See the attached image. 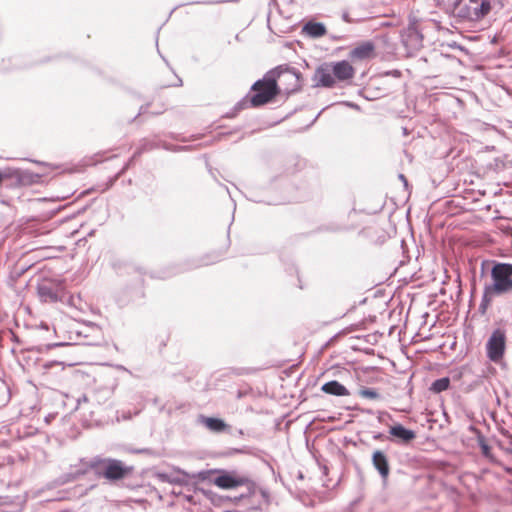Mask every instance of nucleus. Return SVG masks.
I'll return each mask as SVG.
<instances>
[{"instance_id": "nucleus-13", "label": "nucleus", "mask_w": 512, "mask_h": 512, "mask_svg": "<svg viewBox=\"0 0 512 512\" xmlns=\"http://www.w3.org/2000/svg\"><path fill=\"white\" fill-rule=\"evenodd\" d=\"M304 30L313 37H322L326 34V28L321 23H308L305 25Z\"/></svg>"}, {"instance_id": "nucleus-20", "label": "nucleus", "mask_w": 512, "mask_h": 512, "mask_svg": "<svg viewBox=\"0 0 512 512\" xmlns=\"http://www.w3.org/2000/svg\"><path fill=\"white\" fill-rule=\"evenodd\" d=\"M492 296L493 295H489L486 299H485V296L483 297V301L480 305V309L482 310L483 313L485 312L487 306L489 305V302H490Z\"/></svg>"}, {"instance_id": "nucleus-11", "label": "nucleus", "mask_w": 512, "mask_h": 512, "mask_svg": "<svg viewBox=\"0 0 512 512\" xmlns=\"http://www.w3.org/2000/svg\"><path fill=\"white\" fill-rule=\"evenodd\" d=\"M389 433L391 436L399 439L402 443H409L416 437L414 431L406 429L400 424L392 426L389 430Z\"/></svg>"}, {"instance_id": "nucleus-19", "label": "nucleus", "mask_w": 512, "mask_h": 512, "mask_svg": "<svg viewBox=\"0 0 512 512\" xmlns=\"http://www.w3.org/2000/svg\"><path fill=\"white\" fill-rule=\"evenodd\" d=\"M492 296L493 295H489L486 299H485V296L483 297V301L480 305V309L482 310L483 313L485 312L487 306L489 305V302H490Z\"/></svg>"}, {"instance_id": "nucleus-3", "label": "nucleus", "mask_w": 512, "mask_h": 512, "mask_svg": "<svg viewBox=\"0 0 512 512\" xmlns=\"http://www.w3.org/2000/svg\"><path fill=\"white\" fill-rule=\"evenodd\" d=\"M498 2V0H459L455 6V13L463 20L480 22L497 6Z\"/></svg>"}, {"instance_id": "nucleus-8", "label": "nucleus", "mask_w": 512, "mask_h": 512, "mask_svg": "<svg viewBox=\"0 0 512 512\" xmlns=\"http://www.w3.org/2000/svg\"><path fill=\"white\" fill-rule=\"evenodd\" d=\"M505 347V332L501 329L494 330L486 345L488 358L493 362H498L504 355Z\"/></svg>"}, {"instance_id": "nucleus-5", "label": "nucleus", "mask_w": 512, "mask_h": 512, "mask_svg": "<svg viewBox=\"0 0 512 512\" xmlns=\"http://www.w3.org/2000/svg\"><path fill=\"white\" fill-rule=\"evenodd\" d=\"M492 284L485 288V299L489 295L512 292V264L496 263L491 269Z\"/></svg>"}, {"instance_id": "nucleus-4", "label": "nucleus", "mask_w": 512, "mask_h": 512, "mask_svg": "<svg viewBox=\"0 0 512 512\" xmlns=\"http://www.w3.org/2000/svg\"><path fill=\"white\" fill-rule=\"evenodd\" d=\"M91 467L99 477H103L110 482L123 480L133 472V467L113 458L98 459L91 464Z\"/></svg>"}, {"instance_id": "nucleus-18", "label": "nucleus", "mask_w": 512, "mask_h": 512, "mask_svg": "<svg viewBox=\"0 0 512 512\" xmlns=\"http://www.w3.org/2000/svg\"><path fill=\"white\" fill-rule=\"evenodd\" d=\"M40 295L44 301L55 302L57 301V295L48 288H41Z\"/></svg>"}, {"instance_id": "nucleus-17", "label": "nucleus", "mask_w": 512, "mask_h": 512, "mask_svg": "<svg viewBox=\"0 0 512 512\" xmlns=\"http://www.w3.org/2000/svg\"><path fill=\"white\" fill-rule=\"evenodd\" d=\"M358 394L362 398H367L371 400H376L380 397L379 393L375 389L371 388H362L359 390Z\"/></svg>"}, {"instance_id": "nucleus-12", "label": "nucleus", "mask_w": 512, "mask_h": 512, "mask_svg": "<svg viewBox=\"0 0 512 512\" xmlns=\"http://www.w3.org/2000/svg\"><path fill=\"white\" fill-rule=\"evenodd\" d=\"M321 390L326 394L334 396H348L350 394L344 385L335 380L323 384Z\"/></svg>"}, {"instance_id": "nucleus-21", "label": "nucleus", "mask_w": 512, "mask_h": 512, "mask_svg": "<svg viewBox=\"0 0 512 512\" xmlns=\"http://www.w3.org/2000/svg\"><path fill=\"white\" fill-rule=\"evenodd\" d=\"M361 328V325H356V327L353 330H358Z\"/></svg>"}, {"instance_id": "nucleus-2", "label": "nucleus", "mask_w": 512, "mask_h": 512, "mask_svg": "<svg viewBox=\"0 0 512 512\" xmlns=\"http://www.w3.org/2000/svg\"><path fill=\"white\" fill-rule=\"evenodd\" d=\"M356 74V70L348 60H341L321 65L317 68L315 77L317 85L332 88L337 82H349Z\"/></svg>"}, {"instance_id": "nucleus-10", "label": "nucleus", "mask_w": 512, "mask_h": 512, "mask_svg": "<svg viewBox=\"0 0 512 512\" xmlns=\"http://www.w3.org/2000/svg\"><path fill=\"white\" fill-rule=\"evenodd\" d=\"M373 466L378 470L383 479H387L390 473L388 458L384 452L376 450L372 455Z\"/></svg>"}, {"instance_id": "nucleus-14", "label": "nucleus", "mask_w": 512, "mask_h": 512, "mask_svg": "<svg viewBox=\"0 0 512 512\" xmlns=\"http://www.w3.org/2000/svg\"><path fill=\"white\" fill-rule=\"evenodd\" d=\"M205 426L215 432H221L226 428L224 421L218 418L208 417L204 419Z\"/></svg>"}, {"instance_id": "nucleus-1", "label": "nucleus", "mask_w": 512, "mask_h": 512, "mask_svg": "<svg viewBox=\"0 0 512 512\" xmlns=\"http://www.w3.org/2000/svg\"><path fill=\"white\" fill-rule=\"evenodd\" d=\"M202 480H209L210 483L223 490H231L239 487H245L246 496H252L256 492V483L249 476L238 473L237 471H228L223 469H214L200 474Z\"/></svg>"}, {"instance_id": "nucleus-16", "label": "nucleus", "mask_w": 512, "mask_h": 512, "mask_svg": "<svg viewBox=\"0 0 512 512\" xmlns=\"http://www.w3.org/2000/svg\"><path fill=\"white\" fill-rule=\"evenodd\" d=\"M14 177H18L21 179L23 183H26L25 178L26 177H20V171L15 169H5L3 171H0V187L2 186V183L7 180Z\"/></svg>"}, {"instance_id": "nucleus-15", "label": "nucleus", "mask_w": 512, "mask_h": 512, "mask_svg": "<svg viewBox=\"0 0 512 512\" xmlns=\"http://www.w3.org/2000/svg\"><path fill=\"white\" fill-rule=\"evenodd\" d=\"M449 385L450 379L448 377H443L434 381L431 385L430 390L435 393H440L447 390L449 388Z\"/></svg>"}, {"instance_id": "nucleus-6", "label": "nucleus", "mask_w": 512, "mask_h": 512, "mask_svg": "<svg viewBox=\"0 0 512 512\" xmlns=\"http://www.w3.org/2000/svg\"><path fill=\"white\" fill-rule=\"evenodd\" d=\"M251 90L253 94L250 97V103L253 107L267 104L280 93L277 81L270 72L263 79L256 81Z\"/></svg>"}, {"instance_id": "nucleus-7", "label": "nucleus", "mask_w": 512, "mask_h": 512, "mask_svg": "<svg viewBox=\"0 0 512 512\" xmlns=\"http://www.w3.org/2000/svg\"><path fill=\"white\" fill-rule=\"evenodd\" d=\"M272 77L279 79L281 84L284 85L283 91L285 93H291L299 88V73L294 69H290L286 66H278L274 70L270 71Z\"/></svg>"}, {"instance_id": "nucleus-9", "label": "nucleus", "mask_w": 512, "mask_h": 512, "mask_svg": "<svg viewBox=\"0 0 512 512\" xmlns=\"http://www.w3.org/2000/svg\"><path fill=\"white\" fill-rule=\"evenodd\" d=\"M376 56V46L372 41L360 42L349 52V57L353 62L370 61Z\"/></svg>"}]
</instances>
